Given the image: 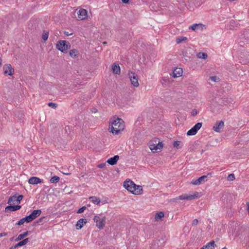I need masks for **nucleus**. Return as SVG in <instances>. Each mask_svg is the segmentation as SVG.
<instances>
[{
    "label": "nucleus",
    "instance_id": "nucleus-12",
    "mask_svg": "<svg viewBox=\"0 0 249 249\" xmlns=\"http://www.w3.org/2000/svg\"><path fill=\"white\" fill-rule=\"evenodd\" d=\"M78 17L81 20L85 19L87 17V11L84 9H80L78 13Z\"/></svg>",
    "mask_w": 249,
    "mask_h": 249
},
{
    "label": "nucleus",
    "instance_id": "nucleus-29",
    "mask_svg": "<svg viewBox=\"0 0 249 249\" xmlns=\"http://www.w3.org/2000/svg\"><path fill=\"white\" fill-rule=\"evenodd\" d=\"M207 54L205 53H199L197 54V57L199 58L206 59L207 58Z\"/></svg>",
    "mask_w": 249,
    "mask_h": 249
},
{
    "label": "nucleus",
    "instance_id": "nucleus-38",
    "mask_svg": "<svg viewBox=\"0 0 249 249\" xmlns=\"http://www.w3.org/2000/svg\"><path fill=\"white\" fill-rule=\"evenodd\" d=\"M86 207L85 206H83L80 209H78V210L77 212V213H81L84 212V210H86Z\"/></svg>",
    "mask_w": 249,
    "mask_h": 249
},
{
    "label": "nucleus",
    "instance_id": "nucleus-20",
    "mask_svg": "<svg viewBox=\"0 0 249 249\" xmlns=\"http://www.w3.org/2000/svg\"><path fill=\"white\" fill-rule=\"evenodd\" d=\"M70 55L73 58H75L79 54V51L76 49H72L70 51Z\"/></svg>",
    "mask_w": 249,
    "mask_h": 249
},
{
    "label": "nucleus",
    "instance_id": "nucleus-5",
    "mask_svg": "<svg viewBox=\"0 0 249 249\" xmlns=\"http://www.w3.org/2000/svg\"><path fill=\"white\" fill-rule=\"evenodd\" d=\"M124 187L128 191L132 194L139 193V191L136 192L135 187L136 185L130 179L126 180L124 183Z\"/></svg>",
    "mask_w": 249,
    "mask_h": 249
},
{
    "label": "nucleus",
    "instance_id": "nucleus-28",
    "mask_svg": "<svg viewBox=\"0 0 249 249\" xmlns=\"http://www.w3.org/2000/svg\"><path fill=\"white\" fill-rule=\"evenodd\" d=\"M16 201V196H13L9 197L8 203L9 204H11L12 203H14Z\"/></svg>",
    "mask_w": 249,
    "mask_h": 249
},
{
    "label": "nucleus",
    "instance_id": "nucleus-36",
    "mask_svg": "<svg viewBox=\"0 0 249 249\" xmlns=\"http://www.w3.org/2000/svg\"><path fill=\"white\" fill-rule=\"evenodd\" d=\"M156 147H157L158 149H161L163 147V144L162 142H158V143L156 144Z\"/></svg>",
    "mask_w": 249,
    "mask_h": 249
},
{
    "label": "nucleus",
    "instance_id": "nucleus-30",
    "mask_svg": "<svg viewBox=\"0 0 249 249\" xmlns=\"http://www.w3.org/2000/svg\"><path fill=\"white\" fill-rule=\"evenodd\" d=\"M136 192H137V191H139V193H135V195H139L141 193V192L142 191V187L141 186L136 185V187H135Z\"/></svg>",
    "mask_w": 249,
    "mask_h": 249
},
{
    "label": "nucleus",
    "instance_id": "nucleus-2",
    "mask_svg": "<svg viewBox=\"0 0 249 249\" xmlns=\"http://www.w3.org/2000/svg\"><path fill=\"white\" fill-rule=\"evenodd\" d=\"M106 216L102 213L97 214L94 217L93 220L96 223V226L99 229H103L106 223Z\"/></svg>",
    "mask_w": 249,
    "mask_h": 249
},
{
    "label": "nucleus",
    "instance_id": "nucleus-24",
    "mask_svg": "<svg viewBox=\"0 0 249 249\" xmlns=\"http://www.w3.org/2000/svg\"><path fill=\"white\" fill-rule=\"evenodd\" d=\"M173 146L177 149L181 148L182 147V143L180 141H175L173 143Z\"/></svg>",
    "mask_w": 249,
    "mask_h": 249
},
{
    "label": "nucleus",
    "instance_id": "nucleus-16",
    "mask_svg": "<svg viewBox=\"0 0 249 249\" xmlns=\"http://www.w3.org/2000/svg\"><path fill=\"white\" fill-rule=\"evenodd\" d=\"M21 206L20 205H16V206H7L5 209V212H8V211H16L18 210H19L21 208Z\"/></svg>",
    "mask_w": 249,
    "mask_h": 249
},
{
    "label": "nucleus",
    "instance_id": "nucleus-31",
    "mask_svg": "<svg viewBox=\"0 0 249 249\" xmlns=\"http://www.w3.org/2000/svg\"><path fill=\"white\" fill-rule=\"evenodd\" d=\"M187 39V37L181 36L180 38H178L176 39V42L177 43H180L182 41L186 40Z\"/></svg>",
    "mask_w": 249,
    "mask_h": 249
},
{
    "label": "nucleus",
    "instance_id": "nucleus-19",
    "mask_svg": "<svg viewBox=\"0 0 249 249\" xmlns=\"http://www.w3.org/2000/svg\"><path fill=\"white\" fill-rule=\"evenodd\" d=\"M113 72L116 74L120 73V68L119 65H114L112 66Z\"/></svg>",
    "mask_w": 249,
    "mask_h": 249
},
{
    "label": "nucleus",
    "instance_id": "nucleus-35",
    "mask_svg": "<svg viewBox=\"0 0 249 249\" xmlns=\"http://www.w3.org/2000/svg\"><path fill=\"white\" fill-rule=\"evenodd\" d=\"M23 197V196L22 195H19L18 196H16V202L18 203H20Z\"/></svg>",
    "mask_w": 249,
    "mask_h": 249
},
{
    "label": "nucleus",
    "instance_id": "nucleus-42",
    "mask_svg": "<svg viewBox=\"0 0 249 249\" xmlns=\"http://www.w3.org/2000/svg\"><path fill=\"white\" fill-rule=\"evenodd\" d=\"M198 220L197 219H195L193 220L192 224L193 226H196L198 224Z\"/></svg>",
    "mask_w": 249,
    "mask_h": 249
},
{
    "label": "nucleus",
    "instance_id": "nucleus-46",
    "mask_svg": "<svg viewBox=\"0 0 249 249\" xmlns=\"http://www.w3.org/2000/svg\"><path fill=\"white\" fill-rule=\"evenodd\" d=\"M44 218V217H42L41 218H40L38 220V221L37 222L39 223V222H41L43 219Z\"/></svg>",
    "mask_w": 249,
    "mask_h": 249
},
{
    "label": "nucleus",
    "instance_id": "nucleus-27",
    "mask_svg": "<svg viewBox=\"0 0 249 249\" xmlns=\"http://www.w3.org/2000/svg\"><path fill=\"white\" fill-rule=\"evenodd\" d=\"M29 241V238H26L25 239H23V240L20 241L18 243V246H20V247L24 246L26 245Z\"/></svg>",
    "mask_w": 249,
    "mask_h": 249
},
{
    "label": "nucleus",
    "instance_id": "nucleus-52",
    "mask_svg": "<svg viewBox=\"0 0 249 249\" xmlns=\"http://www.w3.org/2000/svg\"><path fill=\"white\" fill-rule=\"evenodd\" d=\"M222 249H227V248L226 247H224L222 248Z\"/></svg>",
    "mask_w": 249,
    "mask_h": 249
},
{
    "label": "nucleus",
    "instance_id": "nucleus-3",
    "mask_svg": "<svg viewBox=\"0 0 249 249\" xmlns=\"http://www.w3.org/2000/svg\"><path fill=\"white\" fill-rule=\"evenodd\" d=\"M56 49L62 53H66L67 50L70 48L71 45L69 41L60 40L58 41L56 45Z\"/></svg>",
    "mask_w": 249,
    "mask_h": 249
},
{
    "label": "nucleus",
    "instance_id": "nucleus-33",
    "mask_svg": "<svg viewBox=\"0 0 249 249\" xmlns=\"http://www.w3.org/2000/svg\"><path fill=\"white\" fill-rule=\"evenodd\" d=\"M22 219L23 220V221L24 222H27V223H29V222H30L32 221L29 215L26 216L25 217L22 218Z\"/></svg>",
    "mask_w": 249,
    "mask_h": 249
},
{
    "label": "nucleus",
    "instance_id": "nucleus-6",
    "mask_svg": "<svg viewBox=\"0 0 249 249\" xmlns=\"http://www.w3.org/2000/svg\"><path fill=\"white\" fill-rule=\"evenodd\" d=\"M128 75L131 81V84L135 87H138L139 86V78L137 74L133 72H129L128 73Z\"/></svg>",
    "mask_w": 249,
    "mask_h": 249
},
{
    "label": "nucleus",
    "instance_id": "nucleus-43",
    "mask_svg": "<svg viewBox=\"0 0 249 249\" xmlns=\"http://www.w3.org/2000/svg\"><path fill=\"white\" fill-rule=\"evenodd\" d=\"M197 114V111L196 109H194L192 110V111L191 112V114L192 116H194L196 115Z\"/></svg>",
    "mask_w": 249,
    "mask_h": 249
},
{
    "label": "nucleus",
    "instance_id": "nucleus-9",
    "mask_svg": "<svg viewBox=\"0 0 249 249\" xmlns=\"http://www.w3.org/2000/svg\"><path fill=\"white\" fill-rule=\"evenodd\" d=\"M207 178H208L207 176L204 175V176L200 177V178H199L197 179H193L191 182V183L194 185H199L201 183H204L205 182H206L207 180Z\"/></svg>",
    "mask_w": 249,
    "mask_h": 249
},
{
    "label": "nucleus",
    "instance_id": "nucleus-32",
    "mask_svg": "<svg viewBox=\"0 0 249 249\" xmlns=\"http://www.w3.org/2000/svg\"><path fill=\"white\" fill-rule=\"evenodd\" d=\"M227 179L229 181H232L235 179V176L233 174H231L228 175Z\"/></svg>",
    "mask_w": 249,
    "mask_h": 249
},
{
    "label": "nucleus",
    "instance_id": "nucleus-4",
    "mask_svg": "<svg viewBox=\"0 0 249 249\" xmlns=\"http://www.w3.org/2000/svg\"><path fill=\"white\" fill-rule=\"evenodd\" d=\"M199 193L195 192L193 195H188L187 194H183L178 197L173 199L174 202H177L178 200H193L197 199L199 197Z\"/></svg>",
    "mask_w": 249,
    "mask_h": 249
},
{
    "label": "nucleus",
    "instance_id": "nucleus-23",
    "mask_svg": "<svg viewBox=\"0 0 249 249\" xmlns=\"http://www.w3.org/2000/svg\"><path fill=\"white\" fill-rule=\"evenodd\" d=\"M202 25L201 24H194L190 26L189 29L195 31L201 27Z\"/></svg>",
    "mask_w": 249,
    "mask_h": 249
},
{
    "label": "nucleus",
    "instance_id": "nucleus-15",
    "mask_svg": "<svg viewBox=\"0 0 249 249\" xmlns=\"http://www.w3.org/2000/svg\"><path fill=\"white\" fill-rule=\"evenodd\" d=\"M119 159V156L118 155H115L113 157L108 159L107 162L111 165H114L117 163Z\"/></svg>",
    "mask_w": 249,
    "mask_h": 249
},
{
    "label": "nucleus",
    "instance_id": "nucleus-8",
    "mask_svg": "<svg viewBox=\"0 0 249 249\" xmlns=\"http://www.w3.org/2000/svg\"><path fill=\"white\" fill-rule=\"evenodd\" d=\"M202 126L201 123H197L191 129L189 130L187 133V135L188 136H193L196 134L198 130Z\"/></svg>",
    "mask_w": 249,
    "mask_h": 249
},
{
    "label": "nucleus",
    "instance_id": "nucleus-10",
    "mask_svg": "<svg viewBox=\"0 0 249 249\" xmlns=\"http://www.w3.org/2000/svg\"><path fill=\"white\" fill-rule=\"evenodd\" d=\"M3 71L5 74L11 76L13 74L14 70L11 64H7L3 66Z\"/></svg>",
    "mask_w": 249,
    "mask_h": 249
},
{
    "label": "nucleus",
    "instance_id": "nucleus-18",
    "mask_svg": "<svg viewBox=\"0 0 249 249\" xmlns=\"http://www.w3.org/2000/svg\"><path fill=\"white\" fill-rule=\"evenodd\" d=\"M89 199L95 204L98 205L101 202L100 199L95 196H90L89 197Z\"/></svg>",
    "mask_w": 249,
    "mask_h": 249
},
{
    "label": "nucleus",
    "instance_id": "nucleus-21",
    "mask_svg": "<svg viewBox=\"0 0 249 249\" xmlns=\"http://www.w3.org/2000/svg\"><path fill=\"white\" fill-rule=\"evenodd\" d=\"M215 243L213 241H211L204 246L205 249H213Z\"/></svg>",
    "mask_w": 249,
    "mask_h": 249
},
{
    "label": "nucleus",
    "instance_id": "nucleus-39",
    "mask_svg": "<svg viewBox=\"0 0 249 249\" xmlns=\"http://www.w3.org/2000/svg\"><path fill=\"white\" fill-rule=\"evenodd\" d=\"M48 106L53 108H55L57 107V105L53 102H50L48 103Z\"/></svg>",
    "mask_w": 249,
    "mask_h": 249
},
{
    "label": "nucleus",
    "instance_id": "nucleus-40",
    "mask_svg": "<svg viewBox=\"0 0 249 249\" xmlns=\"http://www.w3.org/2000/svg\"><path fill=\"white\" fill-rule=\"evenodd\" d=\"M210 79L213 81H214V82H218L219 81V78L217 77V76H211L210 77Z\"/></svg>",
    "mask_w": 249,
    "mask_h": 249
},
{
    "label": "nucleus",
    "instance_id": "nucleus-47",
    "mask_svg": "<svg viewBox=\"0 0 249 249\" xmlns=\"http://www.w3.org/2000/svg\"><path fill=\"white\" fill-rule=\"evenodd\" d=\"M121 0L124 3H127L129 2V0Z\"/></svg>",
    "mask_w": 249,
    "mask_h": 249
},
{
    "label": "nucleus",
    "instance_id": "nucleus-37",
    "mask_svg": "<svg viewBox=\"0 0 249 249\" xmlns=\"http://www.w3.org/2000/svg\"><path fill=\"white\" fill-rule=\"evenodd\" d=\"M149 147L151 150H157V147H156V144H151L150 145Z\"/></svg>",
    "mask_w": 249,
    "mask_h": 249
},
{
    "label": "nucleus",
    "instance_id": "nucleus-34",
    "mask_svg": "<svg viewBox=\"0 0 249 249\" xmlns=\"http://www.w3.org/2000/svg\"><path fill=\"white\" fill-rule=\"evenodd\" d=\"M48 36H49V34L48 32H44L42 34V39L44 40V41H46L48 38Z\"/></svg>",
    "mask_w": 249,
    "mask_h": 249
},
{
    "label": "nucleus",
    "instance_id": "nucleus-51",
    "mask_svg": "<svg viewBox=\"0 0 249 249\" xmlns=\"http://www.w3.org/2000/svg\"><path fill=\"white\" fill-rule=\"evenodd\" d=\"M1 61H2L1 58L0 57V66H1Z\"/></svg>",
    "mask_w": 249,
    "mask_h": 249
},
{
    "label": "nucleus",
    "instance_id": "nucleus-11",
    "mask_svg": "<svg viewBox=\"0 0 249 249\" xmlns=\"http://www.w3.org/2000/svg\"><path fill=\"white\" fill-rule=\"evenodd\" d=\"M28 182L30 184H37L43 182V180L36 177H32L28 180Z\"/></svg>",
    "mask_w": 249,
    "mask_h": 249
},
{
    "label": "nucleus",
    "instance_id": "nucleus-44",
    "mask_svg": "<svg viewBox=\"0 0 249 249\" xmlns=\"http://www.w3.org/2000/svg\"><path fill=\"white\" fill-rule=\"evenodd\" d=\"M7 233L6 232H3L0 233V237L6 236Z\"/></svg>",
    "mask_w": 249,
    "mask_h": 249
},
{
    "label": "nucleus",
    "instance_id": "nucleus-13",
    "mask_svg": "<svg viewBox=\"0 0 249 249\" xmlns=\"http://www.w3.org/2000/svg\"><path fill=\"white\" fill-rule=\"evenodd\" d=\"M41 213V211L40 210H34L31 213H30L29 215L32 221L35 219L36 217H38Z\"/></svg>",
    "mask_w": 249,
    "mask_h": 249
},
{
    "label": "nucleus",
    "instance_id": "nucleus-50",
    "mask_svg": "<svg viewBox=\"0 0 249 249\" xmlns=\"http://www.w3.org/2000/svg\"><path fill=\"white\" fill-rule=\"evenodd\" d=\"M20 247V246H18V243H17V244H16L14 246V249H15V248H17V247Z\"/></svg>",
    "mask_w": 249,
    "mask_h": 249
},
{
    "label": "nucleus",
    "instance_id": "nucleus-26",
    "mask_svg": "<svg viewBox=\"0 0 249 249\" xmlns=\"http://www.w3.org/2000/svg\"><path fill=\"white\" fill-rule=\"evenodd\" d=\"M59 179H60V178L59 177H58L57 176H54L53 177L50 179V182L52 183H55L58 182L59 181Z\"/></svg>",
    "mask_w": 249,
    "mask_h": 249
},
{
    "label": "nucleus",
    "instance_id": "nucleus-49",
    "mask_svg": "<svg viewBox=\"0 0 249 249\" xmlns=\"http://www.w3.org/2000/svg\"><path fill=\"white\" fill-rule=\"evenodd\" d=\"M105 164H103V163H102V164H99V165H98V167H100V168H102V167H103L105 166Z\"/></svg>",
    "mask_w": 249,
    "mask_h": 249
},
{
    "label": "nucleus",
    "instance_id": "nucleus-25",
    "mask_svg": "<svg viewBox=\"0 0 249 249\" xmlns=\"http://www.w3.org/2000/svg\"><path fill=\"white\" fill-rule=\"evenodd\" d=\"M164 216V213L163 212H159L156 214L155 218L157 220H160L161 218Z\"/></svg>",
    "mask_w": 249,
    "mask_h": 249
},
{
    "label": "nucleus",
    "instance_id": "nucleus-1",
    "mask_svg": "<svg viewBox=\"0 0 249 249\" xmlns=\"http://www.w3.org/2000/svg\"><path fill=\"white\" fill-rule=\"evenodd\" d=\"M110 123L111 124L109 126V130L113 134L118 135L124 129V121L121 119L117 118Z\"/></svg>",
    "mask_w": 249,
    "mask_h": 249
},
{
    "label": "nucleus",
    "instance_id": "nucleus-14",
    "mask_svg": "<svg viewBox=\"0 0 249 249\" xmlns=\"http://www.w3.org/2000/svg\"><path fill=\"white\" fill-rule=\"evenodd\" d=\"M182 69L177 68L174 69V71L172 72V73L171 75H172L174 78H177V77L181 76L182 75Z\"/></svg>",
    "mask_w": 249,
    "mask_h": 249
},
{
    "label": "nucleus",
    "instance_id": "nucleus-7",
    "mask_svg": "<svg viewBox=\"0 0 249 249\" xmlns=\"http://www.w3.org/2000/svg\"><path fill=\"white\" fill-rule=\"evenodd\" d=\"M224 126V123L223 121H217L213 127V129L218 133L222 132Z\"/></svg>",
    "mask_w": 249,
    "mask_h": 249
},
{
    "label": "nucleus",
    "instance_id": "nucleus-41",
    "mask_svg": "<svg viewBox=\"0 0 249 249\" xmlns=\"http://www.w3.org/2000/svg\"><path fill=\"white\" fill-rule=\"evenodd\" d=\"M25 222L23 221V220L20 219L17 223H16V225L20 226L23 225Z\"/></svg>",
    "mask_w": 249,
    "mask_h": 249
},
{
    "label": "nucleus",
    "instance_id": "nucleus-45",
    "mask_svg": "<svg viewBox=\"0 0 249 249\" xmlns=\"http://www.w3.org/2000/svg\"><path fill=\"white\" fill-rule=\"evenodd\" d=\"M64 34L66 35V36H68L70 35H71L72 34V33L69 34L68 32L65 31L64 32Z\"/></svg>",
    "mask_w": 249,
    "mask_h": 249
},
{
    "label": "nucleus",
    "instance_id": "nucleus-22",
    "mask_svg": "<svg viewBox=\"0 0 249 249\" xmlns=\"http://www.w3.org/2000/svg\"><path fill=\"white\" fill-rule=\"evenodd\" d=\"M28 234H29V232L28 231L24 232V233L18 235V237L16 238V241H18L22 239L23 238H24V237L28 236Z\"/></svg>",
    "mask_w": 249,
    "mask_h": 249
},
{
    "label": "nucleus",
    "instance_id": "nucleus-48",
    "mask_svg": "<svg viewBox=\"0 0 249 249\" xmlns=\"http://www.w3.org/2000/svg\"><path fill=\"white\" fill-rule=\"evenodd\" d=\"M247 211H248V213L249 215V202H248L247 203Z\"/></svg>",
    "mask_w": 249,
    "mask_h": 249
},
{
    "label": "nucleus",
    "instance_id": "nucleus-17",
    "mask_svg": "<svg viewBox=\"0 0 249 249\" xmlns=\"http://www.w3.org/2000/svg\"><path fill=\"white\" fill-rule=\"evenodd\" d=\"M87 223V219L84 218H81L77 222L76 224V228L77 230L81 229L83 226V224H86Z\"/></svg>",
    "mask_w": 249,
    "mask_h": 249
}]
</instances>
